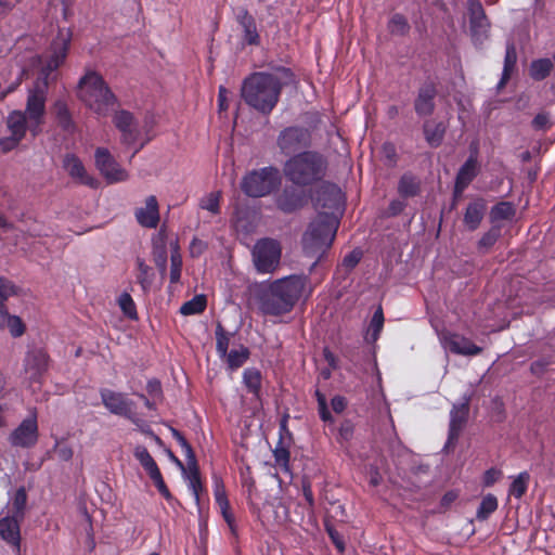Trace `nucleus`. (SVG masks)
Instances as JSON below:
<instances>
[{
  "label": "nucleus",
  "mask_w": 555,
  "mask_h": 555,
  "mask_svg": "<svg viewBox=\"0 0 555 555\" xmlns=\"http://www.w3.org/2000/svg\"><path fill=\"white\" fill-rule=\"evenodd\" d=\"M178 248H179L178 244L175 243V246L172 247V251H171V257H170L171 266H170L169 279H170L171 284L178 283L181 279L182 258H181V255L179 254Z\"/></svg>",
  "instance_id": "nucleus-50"
},
{
  "label": "nucleus",
  "mask_w": 555,
  "mask_h": 555,
  "mask_svg": "<svg viewBox=\"0 0 555 555\" xmlns=\"http://www.w3.org/2000/svg\"><path fill=\"white\" fill-rule=\"evenodd\" d=\"M72 41V31L69 29H60L56 37L50 46V55L48 59L57 62L61 66L65 62Z\"/></svg>",
  "instance_id": "nucleus-27"
},
{
  "label": "nucleus",
  "mask_w": 555,
  "mask_h": 555,
  "mask_svg": "<svg viewBox=\"0 0 555 555\" xmlns=\"http://www.w3.org/2000/svg\"><path fill=\"white\" fill-rule=\"evenodd\" d=\"M469 14V31L475 44L482 43L490 29V22L479 0H467Z\"/></svg>",
  "instance_id": "nucleus-16"
},
{
  "label": "nucleus",
  "mask_w": 555,
  "mask_h": 555,
  "mask_svg": "<svg viewBox=\"0 0 555 555\" xmlns=\"http://www.w3.org/2000/svg\"><path fill=\"white\" fill-rule=\"evenodd\" d=\"M152 254L156 267L158 268L160 274L164 275L167 271L168 251L167 242L165 235L163 234V230H160L158 235L153 238Z\"/></svg>",
  "instance_id": "nucleus-31"
},
{
  "label": "nucleus",
  "mask_w": 555,
  "mask_h": 555,
  "mask_svg": "<svg viewBox=\"0 0 555 555\" xmlns=\"http://www.w3.org/2000/svg\"><path fill=\"white\" fill-rule=\"evenodd\" d=\"M306 282L307 278L302 274H291L270 282L258 292L259 310L273 317L289 313L300 299Z\"/></svg>",
  "instance_id": "nucleus-1"
},
{
  "label": "nucleus",
  "mask_w": 555,
  "mask_h": 555,
  "mask_svg": "<svg viewBox=\"0 0 555 555\" xmlns=\"http://www.w3.org/2000/svg\"><path fill=\"white\" fill-rule=\"evenodd\" d=\"M182 477L189 482L188 487L192 492L196 504H199V492L203 490L198 464L185 467V473H181Z\"/></svg>",
  "instance_id": "nucleus-34"
},
{
  "label": "nucleus",
  "mask_w": 555,
  "mask_h": 555,
  "mask_svg": "<svg viewBox=\"0 0 555 555\" xmlns=\"http://www.w3.org/2000/svg\"><path fill=\"white\" fill-rule=\"evenodd\" d=\"M553 62L548 57L533 60L530 63L529 75L534 81H542L550 76Z\"/></svg>",
  "instance_id": "nucleus-35"
},
{
  "label": "nucleus",
  "mask_w": 555,
  "mask_h": 555,
  "mask_svg": "<svg viewBox=\"0 0 555 555\" xmlns=\"http://www.w3.org/2000/svg\"><path fill=\"white\" fill-rule=\"evenodd\" d=\"M282 184V175L273 165L247 171L240 183L241 191L251 198H261L278 191Z\"/></svg>",
  "instance_id": "nucleus-6"
},
{
  "label": "nucleus",
  "mask_w": 555,
  "mask_h": 555,
  "mask_svg": "<svg viewBox=\"0 0 555 555\" xmlns=\"http://www.w3.org/2000/svg\"><path fill=\"white\" fill-rule=\"evenodd\" d=\"M444 348L454 354L475 357L482 352V348L474 344L470 339L456 334H449L443 337Z\"/></svg>",
  "instance_id": "nucleus-23"
},
{
  "label": "nucleus",
  "mask_w": 555,
  "mask_h": 555,
  "mask_svg": "<svg viewBox=\"0 0 555 555\" xmlns=\"http://www.w3.org/2000/svg\"><path fill=\"white\" fill-rule=\"evenodd\" d=\"M118 305L122 313L130 320L138 319V312L135 304L127 292H124L118 297Z\"/></svg>",
  "instance_id": "nucleus-51"
},
{
  "label": "nucleus",
  "mask_w": 555,
  "mask_h": 555,
  "mask_svg": "<svg viewBox=\"0 0 555 555\" xmlns=\"http://www.w3.org/2000/svg\"><path fill=\"white\" fill-rule=\"evenodd\" d=\"M113 122L116 129L119 131L121 129H125L127 127H130L138 121L135 120L133 114L127 109H119L115 112L113 117Z\"/></svg>",
  "instance_id": "nucleus-52"
},
{
  "label": "nucleus",
  "mask_w": 555,
  "mask_h": 555,
  "mask_svg": "<svg viewBox=\"0 0 555 555\" xmlns=\"http://www.w3.org/2000/svg\"><path fill=\"white\" fill-rule=\"evenodd\" d=\"M212 488L216 503L220 506L229 507V500L227 498L223 480L221 477L212 476Z\"/></svg>",
  "instance_id": "nucleus-54"
},
{
  "label": "nucleus",
  "mask_w": 555,
  "mask_h": 555,
  "mask_svg": "<svg viewBox=\"0 0 555 555\" xmlns=\"http://www.w3.org/2000/svg\"><path fill=\"white\" fill-rule=\"evenodd\" d=\"M137 221L144 228L155 229L159 222L158 203L154 195L145 201V207L135 209Z\"/></svg>",
  "instance_id": "nucleus-26"
},
{
  "label": "nucleus",
  "mask_w": 555,
  "mask_h": 555,
  "mask_svg": "<svg viewBox=\"0 0 555 555\" xmlns=\"http://www.w3.org/2000/svg\"><path fill=\"white\" fill-rule=\"evenodd\" d=\"M498 499L494 494L488 493L482 499L476 512L479 521L487 520L498 508Z\"/></svg>",
  "instance_id": "nucleus-41"
},
{
  "label": "nucleus",
  "mask_w": 555,
  "mask_h": 555,
  "mask_svg": "<svg viewBox=\"0 0 555 555\" xmlns=\"http://www.w3.org/2000/svg\"><path fill=\"white\" fill-rule=\"evenodd\" d=\"M388 30L392 35L404 36L410 31V24L401 13H395L388 22Z\"/></svg>",
  "instance_id": "nucleus-45"
},
{
  "label": "nucleus",
  "mask_w": 555,
  "mask_h": 555,
  "mask_svg": "<svg viewBox=\"0 0 555 555\" xmlns=\"http://www.w3.org/2000/svg\"><path fill=\"white\" fill-rule=\"evenodd\" d=\"M478 173L479 168L478 160H476V153H470L456 172L453 188L454 196H460L474 181Z\"/></svg>",
  "instance_id": "nucleus-20"
},
{
  "label": "nucleus",
  "mask_w": 555,
  "mask_h": 555,
  "mask_svg": "<svg viewBox=\"0 0 555 555\" xmlns=\"http://www.w3.org/2000/svg\"><path fill=\"white\" fill-rule=\"evenodd\" d=\"M15 294V285L5 278H0V304H4L8 298Z\"/></svg>",
  "instance_id": "nucleus-63"
},
{
  "label": "nucleus",
  "mask_w": 555,
  "mask_h": 555,
  "mask_svg": "<svg viewBox=\"0 0 555 555\" xmlns=\"http://www.w3.org/2000/svg\"><path fill=\"white\" fill-rule=\"evenodd\" d=\"M397 192L403 199L416 197L422 192V181L414 172L405 171L398 180Z\"/></svg>",
  "instance_id": "nucleus-28"
},
{
  "label": "nucleus",
  "mask_w": 555,
  "mask_h": 555,
  "mask_svg": "<svg viewBox=\"0 0 555 555\" xmlns=\"http://www.w3.org/2000/svg\"><path fill=\"white\" fill-rule=\"evenodd\" d=\"M201 208L205 209L214 215L220 212V201L219 194L210 193L206 198L201 202Z\"/></svg>",
  "instance_id": "nucleus-59"
},
{
  "label": "nucleus",
  "mask_w": 555,
  "mask_h": 555,
  "mask_svg": "<svg viewBox=\"0 0 555 555\" xmlns=\"http://www.w3.org/2000/svg\"><path fill=\"white\" fill-rule=\"evenodd\" d=\"M501 237V228L492 225L477 242V249L481 254L488 253Z\"/></svg>",
  "instance_id": "nucleus-40"
},
{
  "label": "nucleus",
  "mask_w": 555,
  "mask_h": 555,
  "mask_svg": "<svg viewBox=\"0 0 555 555\" xmlns=\"http://www.w3.org/2000/svg\"><path fill=\"white\" fill-rule=\"evenodd\" d=\"M207 307V297L205 294H197L180 307L182 315H196L205 311Z\"/></svg>",
  "instance_id": "nucleus-36"
},
{
  "label": "nucleus",
  "mask_w": 555,
  "mask_h": 555,
  "mask_svg": "<svg viewBox=\"0 0 555 555\" xmlns=\"http://www.w3.org/2000/svg\"><path fill=\"white\" fill-rule=\"evenodd\" d=\"M530 481V474L527 470L520 472L511 482L508 487V494L520 499L528 490Z\"/></svg>",
  "instance_id": "nucleus-42"
},
{
  "label": "nucleus",
  "mask_w": 555,
  "mask_h": 555,
  "mask_svg": "<svg viewBox=\"0 0 555 555\" xmlns=\"http://www.w3.org/2000/svg\"><path fill=\"white\" fill-rule=\"evenodd\" d=\"M27 506V492L25 487H20L14 494L12 500V514L16 517L23 518L25 517Z\"/></svg>",
  "instance_id": "nucleus-46"
},
{
  "label": "nucleus",
  "mask_w": 555,
  "mask_h": 555,
  "mask_svg": "<svg viewBox=\"0 0 555 555\" xmlns=\"http://www.w3.org/2000/svg\"><path fill=\"white\" fill-rule=\"evenodd\" d=\"M137 267L139 270V274L137 276L138 283L143 292H149L153 283V273H151L152 269L141 258L137 259Z\"/></svg>",
  "instance_id": "nucleus-47"
},
{
  "label": "nucleus",
  "mask_w": 555,
  "mask_h": 555,
  "mask_svg": "<svg viewBox=\"0 0 555 555\" xmlns=\"http://www.w3.org/2000/svg\"><path fill=\"white\" fill-rule=\"evenodd\" d=\"M470 401L472 392L466 391L461 396L459 402L453 403L450 411L448 438L443 449L454 447L457 442L460 434L468 421Z\"/></svg>",
  "instance_id": "nucleus-10"
},
{
  "label": "nucleus",
  "mask_w": 555,
  "mask_h": 555,
  "mask_svg": "<svg viewBox=\"0 0 555 555\" xmlns=\"http://www.w3.org/2000/svg\"><path fill=\"white\" fill-rule=\"evenodd\" d=\"M354 435V424L351 420H344L338 428L336 440L339 444L348 443Z\"/></svg>",
  "instance_id": "nucleus-53"
},
{
  "label": "nucleus",
  "mask_w": 555,
  "mask_h": 555,
  "mask_svg": "<svg viewBox=\"0 0 555 555\" xmlns=\"http://www.w3.org/2000/svg\"><path fill=\"white\" fill-rule=\"evenodd\" d=\"M29 365L38 374L44 373L49 367V356L43 350H35L29 354Z\"/></svg>",
  "instance_id": "nucleus-48"
},
{
  "label": "nucleus",
  "mask_w": 555,
  "mask_h": 555,
  "mask_svg": "<svg viewBox=\"0 0 555 555\" xmlns=\"http://www.w3.org/2000/svg\"><path fill=\"white\" fill-rule=\"evenodd\" d=\"M311 198L312 194L306 186L291 183L275 194L274 204L281 212L292 215L305 208Z\"/></svg>",
  "instance_id": "nucleus-9"
},
{
  "label": "nucleus",
  "mask_w": 555,
  "mask_h": 555,
  "mask_svg": "<svg viewBox=\"0 0 555 555\" xmlns=\"http://www.w3.org/2000/svg\"><path fill=\"white\" fill-rule=\"evenodd\" d=\"M486 209L487 204L481 197H476L467 204L463 216V223L468 231L473 232L479 228Z\"/></svg>",
  "instance_id": "nucleus-25"
},
{
  "label": "nucleus",
  "mask_w": 555,
  "mask_h": 555,
  "mask_svg": "<svg viewBox=\"0 0 555 555\" xmlns=\"http://www.w3.org/2000/svg\"><path fill=\"white\" fill-rule=\"evenodd\" d=\"M516 214L515 207L511 202H499L491 207L490 218L491 221L508 220Z\"/></svg>",
  "instance_id": "nucleus-43"
},
{
  "label": "nucleus",
  "mask_w": 555,
  "mask_h": 555,
  "mask_svg": "<svg viewBox=\"0 0 555 555\" xmlns=\"http://www.w3.org/2000/svg\"><path fill=\"white\" fill-rule=\"evenodd\" d=\"M38 441V424L35 413L25 417L15 427L10 436L9 442L12 447L28 449L34 447Z\"/></svg>",
  "instance_id": "nucleus-14"
},
{
  "label": "nucleus",
  "mask_w": 555,
  "mask_h": 555,
  "mask_svg": "<svg viewBox=\"0 0 555 555\" xmlns=\"http://www.w3.org/2000/svg\"><path fill=\"white\" fill-rule=\"evenodd\" d=\"M282 83L273 73L254 72L246 76L241 86L244 103L263 116H269L282 94Z\"/></svg>",
  "instance_id": "nucleus-2"
},
{
  "label": "nucleus",
  "mask_w": 555,
  "mask_h": 555,
  "mask_svg": "<svg viewBox=\"0 0 555 555\" xmlns=\"http://www.w3.org/2000/svg\"><path fill=\"white\" fill-rule=\"evenodd\" d=\"M21 141H22V138L10 133V135H8V137L0 138V147L3 152H10V151L14 150L20 144Z\"/></svg>",
  "instance_id": "nucleus-64"
},
{
  "label": "nucleus",
  "mask_w": 555,
  "mask_h": 555,
  "mask_svg": "<svg viewBox=\"0 0 555 555\" xmlns=\"http://www.w3.org/2000/svg\"><path fill=\"white\" fill-rule=\"evenodd\" d=\"M338 225L339 220L335 215L326 211L318 212L302 234L304 255H319V258H324L335 241Z\"/></svg>",
  "instance_id": "nucleus-5"
},
{
  "label": "nucleus",
  "mask_w": 555,
  "mask_h": 555,
  "mask_svg": "<svg viewBox=\"0 0 555 555\" xmlns=\"http://www.w3.org/2000/svg\"><path fill=\"white\" fill-rule=\"evenodd\" d=\"M551 126L547 112L538 113L531 120V127L537 131H545Z\"/></svg>",
  "instance_id": "nucleus-61"
},
{
  "label": "nucleus",
  "mask_w": 555,
  "mask_h": 555,
  "mask_svg": "<svg viewBox=\"0 0 555 555\" xmlns=\"http://www.w3.org/2000/svg\"><path fill=\"white\" fill-rule=\"evenodd\" d=\"M22 520L23 518L11 514L0 518V538L9 545L13 546L16 552L21 550L20 522Z\"/></svg>",
  "instance_id": "nucleus-22"
},
{
  "label": "nucleus",
  "mask_w": 555,
  "mask_h": 555,
  "mask_svg": "<svg viewBox=\"0 0 555 555\" xmlns=\"http://www.w3.org/2000/svg\"><path fill=\"white\" fill-rule=\"evenodd\" d=\"M77 98L99 116L105 117L118 103L103 76L93 69H86L77 82Z\"/></svg>",
  "instance_id": "nucleus-4"
},
{
  "label": "nucleus",
  "mask_w": 555,
  "mask_h": 555,
  "mask_svg": "<svg viewBox=\"0 0 555 555\" xmlns=\"http://www.w3.org/2000/svg\"><path fill=\"white\" fill-rule=\"evenodd\" d=\"M100 396L103 405L112 414L125 417L134 425L139 424L140 418L134 412L135 403L128 399L125 393L103 388Z\"/></svg>",
  "instance_id": "nucleus-11"
},
{
  "label": "nucleus",
  "mask_w": 555,
  "mask_h": 555,
  "mask_svg": "<svg viewBox=\"0 0 555 555\" xmlns=\"http://www.w3.org/2000/svg\"><path fill=\"white\" fill-rule=\"evenodd\" d=\"M7 127L10 133L24 138L29 128V120L20 109L12 111L7 117Z\"/></svg>",
  "instance_id": "nucleus-33"
},
{
  "label": "nucleus",
  "mask_w": 555,
  "mask_h": 555,
  "mask_svg": "<svg viewBox=\"0 0 555 555\" xmlns=\"http://www.w3.org/2000/svg\"><path fill=\"white\" fill-rule=\"evenodd\" d=\"M235 332H227L220 322L217 323L215 330L216 336V351L219 358L224 359L229 352L230 338L234 336Z\"/></svg>",
  "instance_id": "nucleus-37"
},
{
  "label": "nucleus",
  "mask_w": 555,
  "mask_h": 555,
  "mask_svg": "<svg viewBox=\"0 0 555 555\" xmlns=\"http://www.w3.org/2000/svg\"><path fill=\"white\" fill-rule=\"evenodd\" d=\"M405 207L406 202L404 199L393 198L389 202L385 216L388 218L397 217L405 209Z\"/></svg>",
  "instance_id": "nucleus-62"
},
{
  "label": "nucleus",
  "mask_w": 555,
  "mask_h": 555,
  "mask_svg": "<svg viewBox=\"0 0 555 555\" xmlns=\"http://www.w3.org/2000/svg\"><path fill=\"white\" fill-rule=\"evenodd\" d=\"M385 324V315L382 305H379L376 310L374 311L369 325L366 326L364 334H363V340L365 344L371 346V354H372V361L373 366L376 372V378L377 383H382V374L377 366V360H376V349H377V340L380 337V334L383 332Z\"/></svg>",
  "instance_id": "nucleus-19"
},
{
  "label": "nucleus",
  "mask_w": 555,
  "mask_h": 555,
  "mask_svg": "<svg viewBox=\"0 0 555 555\" xmlns=\"http://www.w3.org/2000/svg\"><path fill=\"white\" fill-rule=\"evenodd\" d=\"M517 63V52L513 43L507 42L506 50H505V56H504V63H503V70L513 74L516 67Z\"/></svg>",
  "instance_id": "nucleus-57"
},
{
  "label": "nucleus",
  "mask_w": 555,
  "mask_h": 555,
  "mask_svg": "<svg viewBox=\"0 0 555 555\" xmlns=\"http://www.w3.org/2000/svg\"><path fill=\"white\" fill-rule=\"evenodd\" d=\"M63 168L73 179L78 180L80 183L88 185L90 188H98V179L88 176L82 162L75 154L70 153L64 156Z\"/></svg>",
  "instance_id": "nucleus-21"
},
{
  "label": "nucleus",
  "mask_w": 555,
  "mask_h": 555,
  "mask_svg": "<svg viewBox=\"0 0 555 555\" xmlns=\"http://www.w3.org/2000/svg\"><path fill=\"white\" fill-rule=\"evenodd\" d=\"M46 90L33 87L28 90L26 107L23 113L29 120V130L36 135L46 114Z\"/></svg>",
  "instance_id": "nucleus-12"
},
{
  "label": "nucleus",
  "mask_w": 555,
  "mask_h": 555,
  "mask_svg": "<svg viewBox=\"0 0 555 555\" xmlns=\"http://www.w3.org/2000/svg\"><path fill=\"white\" fill-rule=\"evenodd\" d=\"M314 207L317 209H328L330 214L335 215L344 206V194L340 188L332 182L322 183L312 196Z\"/></svg>",
  "instance_id": "nucleus-15"
},
{
  "label": "nucleus",
  "mask_w": 555,
  "mask_h": 555,
  "mask_svg": "<svg viewBox=\"0 0 555 555\" xmlns=\"http://www.w3.org/2000/svg\"><path fill=\"white\" fill-rule=\"evenodd\" d=\"M426 143L433 147H439L446 137L447 125L443 121L425 120L422 126Z\"/></svg>",
  "instance_id": "nucleus-29"
},
{
  "label": "nucleus",
  "mask_w": 555,
  "mask_h": 555,
  "mask_svg": "<svg viewBox=\"0 0 555 555\" xmlns=\"http://www.w3.org/2000/svg\"><path fill=\"white\" fill-rule=\"evenodd\" d=\"M60 65L57 62L51 61L50 59L47 60L46 64L41 67L39 70L38 77L34 81L33 87L42 89L48 91L49 83L51 78V75L57 70Z\"/></svg>",
  "instance_id": "nucleus-38"
},
{
  "label": "nucleus",
  "mask_w": 555,
  "mask_h": 555,
  "mask_svg": "<svg viewBox=\"0 0 555 555\" xmlns=\"http://www.w3.org/2000/svg\"><path fill=\"white\" fill-rule=\"evenodd\" d=\"M270 68V73H273L274 75L280 74V77L278 78L280 79V83H282V89L295 83V75L289 67L283 65H272Z\"/></svg>",
  "instance_id": "nucleus-56"
},
{
  "label": "nucleus",
  "mask_w": 555,
  "mask_h": 555,
  "mask_svg": "<svg viewBox=\"0 0 555 555\" xmlns=\"http://www.w3.org/2000/svg\"><path fill=\"white\" fill-rule=\"evenodd\" d=\"M325 531H326L330 540L336 547V550L339 553H343L346 550V543H345L343 537L340 535V533L332 525H328V524L325 525Z\"/></svg>",
  "instance_id": "nucleus-60"
},
{
  "label": "nucleus",
  "mask_w": 555,
  "mask_h": 555,
  "mask_svg": "<svg viewBox=\"0 0 555 555\" xmlns=\"http://www.w3.org/2000/svg\"><path fill=\"white\" fill-rule=\"evenodd\" d=\"M236 22L243 30V40L248 46H259L260 36L257 30L256 20L244 7L236 14Z\"/></svg>",
  "instance_id": "nucleus-24"
},
{
  "label": "nucleus",
  "mask_w": 555,
  "mask_h": 555,
  "mask_svg": "<svg viewBox=\"0 0 555 555\" xmlns=\"http://www.w3.org/2000/svg\"><path fill=\"white\" fill-rule=\"evenodd\" d=\"M437 95L438 88L434 81L426 80L420 85L413 101V108L418 118H427L435 113Z\"/></svg>",
  "instance_id": "nucleus-17"
},
{
  "label": "nucleus",
  "mask_w": 555,
  "mask_h": 555,
  "mask_svg": "<svg viewBox=\"0 0 555 555\" xmlns=\"http://www.w3.org/2000/svg\"><path fill=\"white\" fill-rule=\"evenodd\" d=\"M134 459L140 463L143 469L146 472L154 486L158 490V492L167 500L170 501L172 499V494L170 493L164 477L160 473V469L150 454L149 450L144 446H137L133 450Z\"/></svg>",
  "instance_id": "nucleus-13"
},
{
  "label": "nucleus",
  "mask_w": 555,
  "mask_h": 555,
  "mask_svg": "<svg viewBox=\"0 0 555 555\" xmlns=\"http://www.w3.org/2000/svg\"><path fill=\"white\" fill-rule=\"evenodd\" d=\"M249 349L246 346L241 345L238 349L230 350L224 358L229 369L234 371L241 367L249 359Z\"/></svg>",
  "instance_id": "nucleus-39"
},
{
  "label": "nucleus",
  "mask_w": 555,
  "mask_h": 555,
  "mask_svg": "<svg viewBox=\"0 0 555 555\" xmlns=\"http://www.w3.org/2000/svg\"><path fill=\"white\" fill-rule=\"evenodd\" d=\"M311 143V131L299 125L285 127L276 138V146L280 153L289 157L301 151L310 150Z\"/></svg>",
  "instance_id": "nucleus-7"
},
{
  "label": "nucleus",
  "mask_w": 555,
  "mask_h": 555,
  "mask_svg": "<svg viewBox=\"0 0 555 555\" xmlns=\"http://www.w3.org/2000/svg\"><path fill=\"white\" fill-rule=\"evenodd\" d=\"M273 456H274L275 463L280 467L284 468L285 470H288L291 452L288 450V447L284 446L282 436L279 437V441L275 444V448L273 449Z\"/></svg>",
  "instance_id": "nucleus-49"
},
{
  "label": "nucleus",
  "mask_w": 555,
  "mask_h": 555,
  "mask_svg": "<svg viewBox=\"0 0 555 555\" xmlns=\"http://www.w3.org/2000/svg\"><path fill=\"white\" fill-rule=\"evenodd\" d=\"M327 167V159L321 152L306 150L286 159L283 173L291 183L308 188L323 181Z\"/></svg>",
  "instance_id": "nucleus-3"
},
{
  "label": "nucleus",
  "mask_w": 555,
  "mask_h": 555,
  "mask_svg": "<svg viewBox=\"0 0 555 555\" xmlns=\"http://www.w3.org/2000/svg\"><path fill=\"white\" fill-rule=\"evenodd\" d=\"M242 383L248 393L253 395V397L257 399H260L262 373L259 369L255 366L244 369L242 374Z\"/></svg>",
  "instance_id": "nucleus-30"
},
{
  "label": "nucleus",
  "mask_w": 555,
  "mask_h": 555,
  "mask_svg": "<svg viewBox=\"0 0 555 555\" xmlns=\"http://www.w3.org/2000/svg\"><path fill=\"white\" fill-rule=\"evenodd\" d=\"M281 254V245L276 240L271 237L258 240L251 250L256 271L260 274L274 272L279 267Z\"/></svg>",
  "instance_id": "nucleus-8"
},
{
  "label": "nucleus",
  "mask_w": 555,
  "mask_h": 555,
  "mask_svg": "<svg viewBox=\"0 0 555 555\" xmlns=\"http://www.w3.org/2000/svg\"><path fill=\"white\" fill-rule=\"evenodd\" d=\"M53 114L60 128L66 132H73L76 128L73 115L67 103L57 99L53 104Z\"/></svg>",
  "instance_id": "nucleus-32"
},
{
  "label": "nucleus",
  "mask_w": 555,
  "mask_h": 555,
  "mask_svg": "<svg viewBox=\"0 0 555 555\" xmlns=\"http://www.w3.org/2000/svg\"><path fill=\"white\" fill-rule=\"evenodd\" d=\"M5 327L9 328L11 335L15 338L22 336L25 332V325L18 315L10 314Z\"/></svg>",
  "instance_id": "nucleus-58"
},
{
  "label": "nucleus",
  "mask_w": 555,
  "mask_h": 555,
  "mask_svg": "<svg viewBox=\"0 0 555 555\" xmlns=\"http://www.w3.org/2000/svg\"><path fill=\"white\" fill-rule=\"evenodd\" d=\"M362 257L363 251L359 247L353 248L344 256L337 270L343 269L346 275L350 274L360 263Z\"/></svg>",
  "instance_id": "nucleus-44"
},
{
  "label": "nucleus",
  "mask_w": 555,
  "mask_h": 555,
  "mask_svg": "<svg viewBox=\"0 0 555 555\" xmlns=\"http://www.w3.org/2000/svg\"><path fill=\"white\" fill-rule=\"evenodd\" d=\"M95 167L109 183L126 180L127 172L119 166L106 147H98L94 152Z\"/></svg>",
  "instance_id": "nucleus-18"
},
{
  "label": "nucleus",
  "mask_w": 555,
  "mask_h": 555,
  "mask_svg": "<svg viewBox=\"0 0 555 555\" xmlns=\"http://www.w3.org/2000/svg\"><path fill=\"white\" fill-rule=\"evenodd\" d=\"M119 132L121 143L127 146L135 145L141 134L138 122L130 127L119 130Z\"/></svg>",
  "instance_id": "nucleus-55"
}]
</instances>
